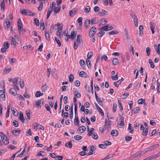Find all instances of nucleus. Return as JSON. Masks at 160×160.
<instances>
[{"mask_svg": "<svg viewBox=\"0 0 160 160\" xmlns=\"http://www.w3.org/2000/svg\"><path fill=\"white\" fill-rule=\"evenodd\" d=\"M115 155V153L109 154L107 157H106L105 158H104V159H105V160H108L110 158L112 157Z\"/></svg>", "mask_w": 160, "mask_h": 160, "instance_id": "nucleus-30", "label": "nucleus"}, {"mask_svg": "<svg viewBox=\"0 0 160 160\" xmlns=\"http://www.w3.org/2000/svg\"><path fill=\"white\" fill-rule=\"evenodd\" d=\"M61 31H57L56 32V35L57 36L59 37L60 38H61L62 37V35L61 34Z\"/></svg>", "mask_w": 160, "mask_h": 160, "instance_id": "nucleus-63", "label": "nucleus"}, {"mask_svg": "<svg viewBox=\"0 0 160 160\" xmlns=\"http://www.w3.org/2000/svg\"><path fill=\"white\" fill-rule=\"evenodd\" d=\"M132 138L131 137L127 136H126L125 139L127 142H128L132 140Z\"/></svg>", "mask_w": 160, "mask_h": 160, "instance_id": "nucleus-52", "label": "nucleus"}, {"mask_svg": "<svg viewBox=\"0 0 160 160\" xmlns=\"http://www.w3.org/2000/svg\"><path fill=\"white\" fill-rule=\"evenodd\" d=\"M36 127L37 128H38L39 129L44 130V127L43 126L37 123H36Z\"/></svg>", "mask_w": 160, "mask_h": 160, "instance_id": "nucleus-38", "label": "nucleus"}, {"mask_svg": "<svg viewBox=\"0 0 160 160\" xmlns=\"http://www.w3.org/2000/svg\"><path fill=\"white\" fill-rule=\"evenodd\" d=\"M149 128L147 127L145 130L143 129L142 134L143 136H146L147 135L148 132Z\"/></svg>", "mask_w": 160, "mask_h": 160, "instance_id": "nucleus-20", "label": "nucleus"}, {"mask_svg": "<svg viewBox=\"0 0 160 160\" xmlns=\"http://www.w3.org/2000/svg\"><path fill=\"white\" fill-rule=\"evenodd\" d=\"M28 11V10L23 9L21 10L20 13L22 14L27 15Z\"/></svg>", "mask_w": 160, "mask_h": 160, "instance_id": "nucleus-39", "label": "nucleus"}, {"mask_svg": "<svg viewBox=\"0 0 160 160\" xmlns=\"http://www.w3.org/2000/svg\"><path fill=\"white\" fill-rule=\"evenodd\" d=\"M18 31H21V29L22 28V27L20 19H19L18 20Z\"/></svg>", "mask_w": 160, "mask_h": 160, "instance_id": "nucleus-11", "label": "nucleus"}, {"mask_svg": "<svg viewBox=\"0 0 160 160\" xmlns=\"http://www.w3.org/2000/svg\"><path fill=\"white\" fill-rule=\"evenodd\" d=\"M105 33V32L104 31H103L102 30L98 33V37H102V36Z\"/></svg>", "mask_w": 160, "mask_h": 160, "instance_id": "nucleus-57", "label": "nucleus"}, {"mask_svg": "<svg viewBox=\"0 0 160 160\" xmlns=\"http://www.w3.org/2000/svg\"><path fill=\"white\" fill-rule=\"evenodd\" d=\"M52 10L49 9L47 12V18L48 19L50 15L51 14Z\"/></svg>", "mask_w": 160, "mask_h": 160, "instance_id": "nucleus-58", "label": "nucleus"}, {"mask_svg": "<svg viewBox=\"0 0 160 160\" xmlns=\"http://www.w3.org/2000/svg\"><path fill=\"white\" fill-rule=\"evenodd\" d=\"M160 44H158V45L157 47H156V50L157 53L160 55Z\"/></svg>", "mask_w": 160, "mask_h": 160, "instance_id": "nucleus-40", "label": "nucleus"}, {"mask_svg": "<svg viewBox=\"0 0 160 160\" xmlns=\"http://www.w3.org/2000/svg\"><path fill=\"white\" fill-rule=\"evenodd\" d=\"M9 45L10 43L8 42H5L4 43L3 46L4 48L8 49L9 48Z\"/></svg>", "mask_w": 160, "mask_h": 160, "instance_id": "nucleus-26", "label": "nucleus"}, {"mask_svg": "<svg viewBox=\"0 0 160 160\" xmlns=\"http://www.w3.org/2000/svg\"><path fill=\"white\" fill-rule=\"evenodd\" d=\"M43 95L42 93L41 92L39 91H37L35 94L36 97H40V96H42Z\"/></svg>", "mask_w": 160, "mask_h": 160, "instance_id": "nucleus-35", "label": "nucleus"}, {"mask_svg": "<svg viewBox=\"0 0 160 160\" xmlns=\"http://www.w3.org/2000/svg\"><path fill=\"white\" fill-rule=\"evenodd\" d=\"M12 133L14 136H18L19 133L21 132V130L18 129L17 130H12L11 131Z\"/></svg>", "mask_w": 160, "mask_h": 160, "instance_id": "nucleus-9", "label": "nucleus"}, {"mask_svg": "<svg viewBox=\"0 0 160 160\" xmlns=\"http://www.w3.org/2000/svg\"><path fill=\"white\" fill-rule=\"evenodd\" d=\"M11 71V68H8L7 67H5L3 72V74H6L8 73Z\"/></svg>", "mask_w": 160, "mask_h": 160, "instance_id": "nucleus-23", "label": "nucleus"}, {"mask_svg": "<svg viewBox=\"0 0 160 160\" xmlns=\"http://www.w3.org/2000/svg\"><path fill=\"white\" fill-rule=\"evenodd\" d=\"M20 81H19L20 85L21 88H22L24 87V82L23 81V80L21 79V78H20Z\"/></svg>", "mask_w": 160, "mask_h": 160, "instance_id": "nucleus-41", "label": "nucleus"}, {"mask_svg": "<svg viewBox=\"0 0 160 160\" xmlns=\"http://www.w3.org/2000/svg\"><path fill=\"white\" fill-rule=\"evenodd\" d=\"M97 29L95 27L93 26L90 29L89 32V35L90 37H93L96 32Z\"/></svg>", "mask_w": 160, "mask_h": 160, "instance_id": "nucleus-2", "label": "nucleus"}, {"mask_svg": "<svg viewBox=\"0 0 160 160\" xmlns=\"http://www.w3.org/2000/svg\"><path fill=\"white\" fill-rule=\"evenodd\" d=\"M9 92L13 96H16L17 94V91L14 88H11L9 89Z\"/></svg>", "mask_w": 160, "mask_h": 160, "instance_id": "nucleus-10", "label": "nucleus"}, {"mask_svg": "<svg viewBox=\"0 0 160 160\" xmlns=\"http://www.w3.org/2000/svg\"><path fill=\"white\" fill-rule=\"evenodd\" d=\"M13 125L15 127H17L18 126V122L16 120H14L12 123Z\"/></svg>", "mask_w": 160, "mask_h": 160, "instance_id": "nucleus-51", "label": "nucleus"}, {"mask_svg": "<svg viewBox=\"0 0 160 160\" xmlns=\"http://www.w3.org/2000/svg\"><path fill=\"white\" fill-rule=\"evenodd\" d=\"M86 62L88 68H90L91 67V65L90 61H89V59H87L86 60Z\"/></svg>", "mask_w": 160, "mask_h": 160, "instance_id": "nucleus-59", "label": "nucleus"}, {"mask_svg": "<svg viewBox=\"0 0 160 160\" xmlns=\"http://www.w3.org/2000/svg\"><path fill=\"white\" fill-rule=\"evenodd\" d=\"M101 28L103 31L104 30L107 31H108V25L103 26Z\"/></svg>", "mask_w": 160, "mask_h": 160, "instance_id": "nucleus-43", "label": "nucleus"}, {"mask_svg": "<svg viewBox=\"0 0 160 160\" xmlns=\"http://www.w3.org/2000/svg\"><path fill=\"white\" fill-rule=\"evenodd\" d=\"M111 134L113 136H117L118 134V131L116 130H113L112 131Z\"/></svg>", "mask_w": 160, "mask_h": 160, "instance_id": "nucleus-15", "label": "nucleus"}, {"mask_svg": "<svg viewBox=\"0 0 160 160\" xmlns=\"http://www.w3.org/2000/svg\"><path fill=\"white\" fill-rule=\"evenodd\" d=\"M48 87V86L46 84H45L44 85L41 87V89L42 92H45L47 90V88Z\"/></svg>", "mask_w": 160, "mask_h": 160, "instance_id": "nucleus-27", "label": "nucleus"}, {"mask_svg": "<svg viewBox=\"0 0 160 160\" xmlns=\"http://www.w3.org/2000/svg\"><path fill=\"white\" fill-rule=\"evenodd\" d=\"M1 2V9L2 10L4 11L5 10V3L4 0H2Z\"/></svg>", "mask_w": 160, "mask_h": 160, "instance_id": "nucleus-24", "label": "nucleus"}, {"mask_svg": "<svg viewBox=\"0 0 160 160\" xmlns=\"http://www.w3.org/2000/svg\"><path fill=\"white\" fill-rule=\"evenodd\" d=\"M146 52H147V55L149 56L150 54V48L149 47H147L146 48Z\"/></svg>", "mask_w": 160, "mask_h": 160, "instance_id": "nucleus-47", "label": "nucleus"}, {"mask_svg": "<svg viewBox=\"0 0 160 160\" xmlns=\"http://www.w3.org/2000/svg\"><path fill=\"white\" fill-rule=\"evenodd\" d=\"M74 138L76 140H79L82 138V137L80 136L76 135L74 137Z\"/></svg>", "mask_w": 160, "mask_h": 160, "instance_id": "nucleus-42", "label": "nucleus"}, {"mask_svg": "<svg viewBox=\"0 0 160 160\" xmlns=\"http://www.w3.org/2000/svg\"><path fill=\"white\" fill-rule=\"evenodd\" d=\"M45 107L46 108L47 110L48 111H49L50 113H51L52 112L50 110V108L48 104H46L45 105Z\"/></svg>", "mask_w": 160, "mask_h": 160, "instance_id": "nucleus-60", "label": "nucleus"}, {"mask_svg": "<svg viewBox=\"0 0 160 160\" xmlns=\"http://www.w3.org/2000/svg\"><path fill=\"white\" fill-rule=\"evenodd\" d=\"M55 5L56 3L54 2H52L50 7V9L53 10V8L55 7Z\"/></svg>", "mask_w": 160, "mask_h": 160, "instance_id": "nucleus-49", "label": "nucleus"}, {"mask_svg": "<svg viewBox=\"0 0 160 160\" xmlns=\"http://www.w3.org/2000/svg\"><path fill=\"white\" fill-rule=\"evenodd\" d=\"M148 61L149 63L150 64L151 68H154L155 66L153 62H152V60L150 59H149Z\"/></svg>", "mask_w": 160, "mask_h": 160, "instance_id": "nucleus-48", "label": "nucleus"}, {"mask_svg": "<svg viewBox=\"0 0 160 160\" xmlns=\"http://www.w3.org/2000/svg\"><path fill=\"white\" fill-rule=\"evenodd\" d=\"M140 110L139 107H137L134 108L133 113L134 114H136L138 113L139 111Z\"/></svg>", "mask_w": 160, "mask_h": 160, "instance_id": "nucleus-53", "label": "nucleus"}, {"mask_svg": "<svg viewBox=\"0 0 160 160\" xmlns=\"http://www.w3.org/2000/svg\"><path fill=\"white\" fill-rule=\"evenodd\" d=\"M61 9V7L60 6H58L57 7H55L54 8V12L56 13H58Z\"/></svg>", "mask_w": 160, "mask_h": 160, "instance_id": "nucleus-22", "label": "nucleus"}, {"mask_svg": "<svg viewBox=\"0 0 160 160\" xmlns=\"http://www.w3.org/2000/svg\"><path fill=\"white\" fill-rule=\"evenodd\" d=\"M11 109L12 111L13 114L16 116H18V112L17 110L15 109H14L13 110H12V108H11Z\"/></svg>", "mask_w": 160, "mask_h": 160, "instance_id": "nucleus-29", "label": "nucleus"}, {"mask_svg": "<svg viewBox=\"0 0 160 160\" xmlns=\"http://www.w3.org/2000/svg\"><path fill=\"white\" fill-rule=\"evenodd\" d=\"M79 120L78 117H76V115L75 116V118L74 120V123L75 125L79 126Z\"/></svg>", "mask_w": 160, "mask_h": 160, "instance_id": "nucleus-13", "label": "nucleus"}, {"mask_svg": "<svg viewBox=\"0 0 160 160\" xmlns=\"http://www.w3.org/2000/svg\"><path fill=\"white\" fill-rule=\"evenodd\" d=\"M55 26H57V29L58 31H57L58 32H62V30L63 29V24L62 23H58L57 24H55Z\"/></svg>", "mask_w": 160, "mask_h": 160, "instance_id": "nucleus-8", "label": "nucleus"}, {"mask_svg": "<svg viewBox=\"0 0 160 160\" xmlns=\"http://www.w3.org/2000/svg\"><path fill=\"white\" fill-rule=\"evenodd\" d=\"M119 117H120L119 120L120 121V123L119 124L120 126H121L122 127H124V118L121 115H120Z\"/></svg>", "mask_w": 160, "mask_h": 160, "instance_id": "nucleus-12", "label": "nucleus"}, {"mask_svg": "<svg viewBox=\"0 0 160 160\" xmlns=\"http://www.w3.org/2000/svg\"><path fill=\"white\" fill-rule=\"evenodd\" d=\"M2 141L6 145L8 144L9 142L8 139L7 137H6V138L4 139V141L3 140Z\"/></svg>", "mask_w": 160, "mask_h": 160, "instance_id": "nucleus-54", "label": "nucleus"}, {"mask_svg": "<svg viewBox=\"0 0 160 160\" xmlns=\"http://www.w3.org/2000/svg\"><path fill=\"white\" fill-rule=\"evenodd\" d=\"M0 136L1 137L2 140L4 141V139L6 138L7 136L2 132H0Z\"/></svg>", "mask_w": 160, "mask_h": 160, "instance_id": "nucleus-33", "label": "nucleus"}, {"mask_svg": "<svg viewBox=\"0 0 160 160\" xmlns=\"http://www.w3.org/2000/svg\"><path fill=\"white\" fill-rule=\"evenodd\" d=\"M113 110L114 112H115L117 109V104L114 102L113 104Z\"/></svg>", "mask_w": 160, "mask_h": 160, "instance_id": "nucleus-55", "label": "nucleus"}, {"mask_svg": "<svg viewBox=\"0 0 160 160\" xmlns=\"http://www.w3.org/2000/svg\"><path fill=\"white\" fill-rule=\"evenodd\" d=\"M65 146L69 148H71L72 147V144L70 141H69L68 143H66Z\"/></svg>", "mask_w": 160, "mask_h": 160, "instance_id": "nucleus-37", "label": "nucleus"}, {"mask_svg": "<svg viewBox=\"0 0 160 160\" xmlns=\"http://www.w3.org/2000/svg\"><path fill=\"white\" fill-rule=\"evenodd\" d=\"M10 105H9L8 106V108L7 111L6 112V117L7 118H8L9 116V111H10Z\"/></svg>", "mask_w": 160, "mask_h": 160, "instance_id": "nucleus-45", "label": "nucleus"}, {"mask_svg": "<svg viewBox=\"0 0 160 160\" xmlns=\"http://www.w3.org/2000/svg\"><path fill=\"white\" fill-rule=\"evenodd\" d=\"M19 119L22 121V122L23 123L24 121V118L23 115L22 113L20 112L19 116L18 117Z\"/></svg>", "mask_w": 160, "mask_h": 160, "instance_id": "nucleus-18", "label": "nucleus"}, {"mask_svg": "<svg viewBox=\"0 0 160 160\" xmlns=\"http://www.w3.org/2000/svg\"><path fill=\"white\" fill-rule=\"evenodd\" d=\"M75 85L76 87H79L80 85V82L78 80L76 81L75 82Z\"/></svg>", "mask_w": 160, "mask_h": 160, "instance_id": "nucleus-64", "label": "nucleus"}, {"mask_svg": "<svg viewBox=\"0 0 160 160\" xmlns=\"http://www.w3.org/2000/svg\"><path fill=\"white\" fill-rule=\"evenodd\" d=\"M45 37L46 38V39L48 41H49L50 40V37H49V33L48 32L46 31H45Z\"/></svg>", "mask_w": 160, "mask_h": 160, "instance_id": "nucleus-34", "label": "nucleus"}, {"mask_svg": "<svg viewBox=\"0 0 160 160\" xmlns=\"http://www.w3.org/2000/svg\"><path fill=\"white\" fill-rule=\"evenodd\" d=\"M79 64L82 67H84L85 66V61L82 59H81L79 61Z\"/></svg>", "mask_w": 160, "mask_h": 160, "instance_id": "nucleus-36", "label": "nucleus"}, {"mask_svg": "<svg viewBox=\"0 0 160 160\" xmlns=\"http://www.w3.org/2000/svg\"><path fill=\"white\" fill-rule=\"evenodd\" d=\"M44 100V99L42 98L40 100H38V101H37L36 102L35 106H36L38 108L40 107V108H41V105H42L43 104Z\"/></svg>", "mask_w": 160, "mask_h": 160, "instance_id": "nucleus-3", "label": "nucleus"}, {"mask_svg": "<svg viewBox=\"0 0 160 160\" xmlns=\"http://www.w3.org/2000/svg\"><path fill=\"white\" fill-rule=\"evenodd\" d=\"M9 40L12 46H13V47H15L16 43V41L15 39L12 36L9 37Z\"/></svg>", "mask_w": 160, "mask_h": 160, "instance_id": "nucleus-4", "label": "nucleus"}, {"mask_svg": "<svg viewBox=\"0 0 160 160\" xmlns=\"http://www.w3.org/2000/svg\"><path fill=\"white\" fill-rule=\"evenodd\" d=\"M96 149V148L94 146L92 145L90 146V151L88 153V155L89 156L92 155L93 153H95L94 151Z\"/></svg>", "mask_w": 160, "mask_h": 160, "instance_id": "nucleus-6", "label": "nucleus"}, {"mask_svg": "<svg viewBox=\"0 0 160 160\" xmlns=\"http://www.w3.org/2000/svg\"><path fill=\"white\" fill-rule=\"evenodd\" d=\"M77 12V10L75 9H73L72 10L70 11L69 12L70 16L72 17H73L76 14Z\"/></svg>", "mask_w": 160, "mask_h": 160, "instance_id": "nucleus-14", "label": "nucleus"}, {"mask_svg": "<svg viewBox=\"0 0 160 160\" xmlns=\"http://www.w3.org/2000/svg\"><path fill=\"white\" fill-rule=\"evenodd\" d=\"M55 40V41L56 42L58 47H60L61 46V43L60 41H59V39L58 38L56 37H54Z\"/></svg>", "mask_w": 160, "mask_h": 160, "instance_id": "nucleus-32", "label": "nucleus"}, {"mask_svg": "<svg viewBox=\"0 0 160 160\" xmlns=\"http://www.w3.org/2000/svg\"><path fill=\"white\" fill-rule=\"evenodd\" d=\"M90 10V8L88 6H87L85 9V12L86 13H88Z\"/></svg>", "mask_w": 160, "mask_h": 160, "instance_id": "nucleus-50", "label": "nucleus"}, {"mask_svg": "<svg viewBox=\"0 0 160 160\" xmlns=\"http://www.w3.org/2000/svg\"><path fill=\"white\" fill-rule=\"evenodd\" d=\"M119 33V32L117 30H113L111 32H108L107 34L110 35H115Z\"/></svg>", "mask_w": 160, "mask_h": 160, "instance_id": "nucleus-16", "label": "nucleus"}, {"mask_svg": "<svg viewBox=\"0 0 160 160\" xmlns=\"http://www.w3.org/2000/svg\"><path fill=\"white\" fill-rule=\"evenodd\" d=\"M34 23H35L36 25L37 26H38L39 25V20L37 18H35L34 19Z\"/></svg>", "mask_w": 160, "mask_h": 160, "instance_id": "nucleus-56", "label": "nucleus"}, {"mask_svg": "<svg viewBox=\"0 0 160 160\" xmlns=\"http://www.w3.org/2000/svg\"><path fill=\"white\" fill-rule=\"evenodd\" d=\"M90 20L89 19H87L85 21L84 25L87 29H88L89 27L90 23Z\"/></svg>", "mask_w": 160, "mask_h": 160, "instance_id": "nucleus-17", "label": "nucleus"}, {"mask_svg": "<svg viewBox=\"0 0 160 160\" xmlns=\"http://www.w3.org/2000/svg\"><path fill=\"white\" fill-rule=\"evenodd\" d=\"M77 42L78 44H77L76 42L75 41H74L73 47L74 49L76 50L77 49L78 46L79 44H81V42L82 41V39L81 36L80 34H78L77 35Z\"/></svg>", "mask_w": 160, "mask_h": 160, "instance_id": "nucleus-1", "label": "nucleus"}, {"mask_svg": "<svg viewBox=\"0 0 160 160\" xmlns=\"http://www.w3.org/2000/svg\"><path fill=\"white\" fill-rule=\"evenodd\" d=\"M149 24L150 25V28L152 30V34H154L155 32L154 31L155 28L153 26L154 23L152 22H150Z\"/></svg>", "mask_w": 160, "mask_h": 160, "instance_id": "nucleus-25", "label": "nucleus"}, {"mask_svg": "<svg viewBox=\"0 0 160 160\" xmlns=\"http://www.w3.org/2000/svg\"><path fill=\"white\" fill-rule=\"evenodd\" d=\"M5 23H6V26L7 28H9L10 27V22L9 21L8 18L7 19V20H5Z\"/></svg>", "mask_w": 160, "mask_h": 160, "instance_id": "nucleus-31", "label": "nucleus"}, {"mask_svg": "<svg viewBox=\"0 0 160 160\" xmlns=\"http://www.w3.org/2000/svg\"><path fill=\"white\" fill-rule=\"evenodd\" d=\"M92 56V52H89L87 55V57L88 58V59H90Z\"/></svg>", "mask_w": 160, "mask_h": 160, "instance_id": "nucleus-62", "label": "nucleus"}, {"mask_svg": "<svg viewBox=\"0 0 160 160\" xmlns=\"http://www.w3.org/2000/svg\"><path fill=\"white\" fill-rule=\"evenodd\" d=\"M92 138L94 139H97L98 138V136L95 133H93V134H92Z\"/></svg>", "mask_w": 160, "mask_h": 160, "instance_id": "nucleus-61", "label": "nucleus"}, {"mask_svg": "<svg viewBox=\"0 0 160 160\" xmlns=\"http://www.w3.org/2000/svg\"><path fill=\"white\" fill-rule=\"evenodd\" d=\"M113 64L114 65H117L119 63V60L118 58H114L112 60Z\"/></svg>", "mask_w": 160, "mask_h": 160, "instance_id": "nucleus-21", "label": "nucleus"}, {"mask_svg": "<svg viewBox=\"0 0 160 160\" xmlns=\"http://www.w3.org/2000/svg\"><path fill=\"white\" fill-rule=\"evenodd\" d=\"M86 130V127L84 126H82L79 127L77 130V132L80 133H82Z\"/></svg>", "mask_w": 160, "mask_h": 160, "instance_id": "nucleus-7", "label": "nucleus"}, {"mask_svg": "<svg viewBox=\"0 0 160 160\" xmlns=\"http://www.w3.org/2000/svg\"><path fill=\"white\" fill-rule=\"evenodd\" d=\"M79 76L82 77H84V78H87V75L86 73L84 71H81L79 73Z\"/></svg>", "mask_w": 160, "mask_h": 160, "instance_id": "nucleus-19", "label": "nucleus"}, {"mask_svg": "<svg viewBox=\"0 0 160 160\" xmlns=\"http://www.w3.org/2000/svg\"><path fill=\"white\" fill-rule=\"evenodd\" d=\"M141 152H140L137 153H136L135 155H134V156L133 157V159L135 160V159H134V158H138L141 155Z\"/></svg>", "mask_w": 160, "mask_h": 160, "instance_id": "nucleus-44", "label": "nucleus"}, {"mask_svg": "<svg viewBox=\"0 0 160 160\" xmlns=\"http://www.w3.org/2000/svg\"><path fill=\"white\" fill-rule=\"evenodd\" d=\"M43 5L42 2H40V4L38 7V10L39 11H41L43 8Z\"/></svg>", "mask_w": 160, "mask_h": 160, "instance_id": "nucleus-46", "label": "nucleus"}, {"mask_svg": "<svg viewBox=\"0 0 160 160\" xmlns=\"http://www.w3.org/2000/svg\"><path fill=\"white\" fill-rule=\"evenodd\" d=\"M74 78V76L71 73L69 75V82L71 83H72L73 82V79Z\"/></svg>", "mask_w": 160, "mask_h": 160, "instance_id": "nucleus-28", "label": "nucleus"}, {"mask_svg": "<svg viewBox=\"0 0 160 160\" xmlns=\"http://www.w3.org/2000/svg\"><path fill=\"white\" fill-rule=\"evenodd\" d=\"M77 35V32L73 30L71 33V35H68V37L69 38L72 39H74Z\"/></svg>", "mask_w": 160, "mask_h": 160, "instance_id": "nucleus-5", "label": "nucleus"}]
</instances>
